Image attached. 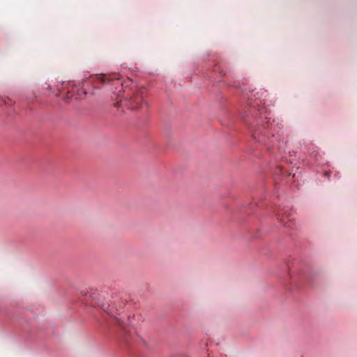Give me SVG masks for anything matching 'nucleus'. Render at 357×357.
<instances>
[{
	"label": "nucleus",
	"instance_id": "nucleus-4",
	"mask_svg": "<svg viewBox=\"0 0 357 357\" xmlns=\"http://www.w3.org/2000/svg\"><path fill=\"white\" fill-rule=\"evenodd\" d=\"M100 78H101V82H106V79H107V76H106V75H102V76L100 77Z\"/></svg>",
	"mask_w": 357,
	"mask_h": 357
},
{
	"label": "nucleus",
	"instance_id": "nucleus-3",
	"mask_svg": "<svg viewBox=\"0 0 357 357\" xmlns=\"http://www.w3.org/2000/svg\"><path fill=\"white\" fill-rule=\"evenodd\" d=\"M254 138L260 143L264 144L268 148L273 146V139L261 132L255 130L253 132Z\"/></svg>",
	"mask_w": 357,
	"mask_h": 357
},
{
	"label": "nucleus",
	"instance_id": "nucleus-6",
	"mask_svg": "<svg viewBox=\"0 0 357 357\" xmlns=\"http://www.w3.org/2000/svg\"><path fill=\"white\" fill-rule=\"evenodd\" d=\"M102 307H103V310H104L105 311H106V312H107L108 313H109V310H108V307H104L102 306Z\"/></svg>",
	"mask_w": 357,
	"mask_h": 357
},
{
	"label": "nucleus",
	"instance_id": "nucleus-5",
	"mask_svg": "<svg viewBox=\"0 0 357 357\" xmlns=\"http://www.w3.org/2000/svg\"><path fill=\"white\" fill-rule=\"evenodd\" d=\"M1 102H3L4 104H8V103L7 102V101H6V100H3V99H2V100H0V104H1Z\"/></svg>",
	"mask_w": 357,
	"mask_h": 357
},
{
	"label": "nucleus",
	"instance_id": "nucleus-1",
	"mask_svg": "<svg viewBox=\"0 0 357 357\" xmlns=\"http://www.w3.org/2000/svg\"><path fill=\"white\" fill-rule=\"evenodd\" d=\"M124 93H126L125 97L116 102L114 104L115 107H126L130 109H137L147 106V102L144 100L146 95L144 89L125 91Z\"/></svg>",
	"mask_w": 357,
	"mask_h": 357
},
{
	"label": "nucleus",
	"instance_id": "nucleus-7",
	"mask_svg": "<svg viewBox=\"0 0 357 357\" xmlns=\"http://www.w3.org/2000/svg\"><path fill=\"white\" fill-rule=\"evenodd\" d=\"M116 321H117L118 324H119V325L121 324L119 319H117Z\"/></svg>",
	"mask_w": 357,
	"mask_h": 357
},
{
	"label": "nucleus",
	"instance_id": "nucleus-2",
	"mask_svg": "<svg viewBox=\"0 0 357 357\" xmlns=\"http://www.w3.org/2000/svg\"><path fill=\"white\" fill-rule=\"evenodd\" d=\"M275 215L277 219L284 226L287 227H291V222L293 219L291 218V214L289 212V209H282L281 211H278L276 212Z\"/></svg>",
	"mask_w": 357,
	"mask_h": 357
}]
</instances>
